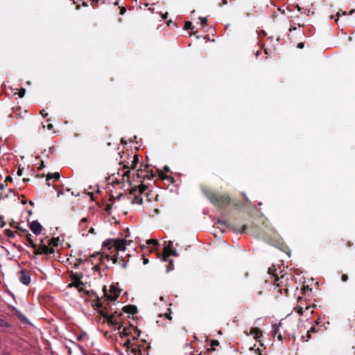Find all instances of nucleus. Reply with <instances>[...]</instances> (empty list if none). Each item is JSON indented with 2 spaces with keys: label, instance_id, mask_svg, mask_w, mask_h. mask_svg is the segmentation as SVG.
Returning <instances> with one entry per match:
<instances>
[{
  "label": "nucleus",
  "instance_id": "1",
  "mask_svg": "<svg viewBox=\"0 0 355 355\" xmlns=\"http://www.w3.org/2000/svg\"><path fill=\"white\" fill-rule=\"evenodd\" d=\"M200 189L203 195L216 207L225 208L234 203V200L227 193H222L205 186H202Z\"/></svg>",
  "mask_w": 355,
  "mask_h": 355
},
{
  "label": "nucleus",
  "instance_id": "2",
  "mask_svg": "<svg viewBox=\"0 0 355 355\" xmlns=\"http://www.w3.org/2000/svg\"><path fill=\"white\" fill-rule=\"evenodd\" d=\"M93 306L96 307L98 313L105 319L106 322L109 326H116V324H119V326L117 327V329H120L123 326V321L119 322L116 320H114L116 311H114L111 315H109L110 304L109 300H106V298L104 300L103 302H102L101 299L97 296L96 302L93 305Z\"/></svg>",
  "mask_w": 355,
  "mask_h": 355
},
{
  "label": "nucleus",
  "instance_id": "3",
  "mask_svg": "<svg viewBox=\"0 0 355 355\" xmlns=\"http://www.w3.org/2000/svg\"><path fill=\"white\" fill-rule=\"evenodd\" d=\"M127 243V240L123 239H109L103 243L102 247L104 250L109 251L110 254L114 251L117 254L119 252H125Z\"/></svg>",
  "mask_w": 355,
  "mask_h": 355
},
{
  "label": "nucleus",
  "instance_id": "4",
  "mask_svg": "<svg viewBox=\"0 0 355 355\" xmlns=\"http://www.w3.org/2000/svg\"><path fill=\"white\" fill-rule=\"evenodd\" d=\"M98 257L99 262H101V264L104 263L105 259H107V261L111 259L113 262V263L119 264L123 268H127V263L128 262V260L123 259L119 258V253L117 252V254H114L113 256H111L110 254H106L105 256H103L102 254H100V253H97L96 254H92L91 256V258Z\"/></svg>",
  "mask_w": 355,
  "mask_h": 355
},
{
  "label": "nucleus",
  "instance_id": "5",
  "mask_svg": "<svg viewBox=\"0 0 355 355\" xmlns=\"http://www.w3.org/2000/svg\"><path fill=\"white\" fill-rule=\"evenodd\" d=\"M69 277L72 282L69 284V287H75L79 292L83 291L85 284L81 281L83 273L78 274L71 271Z\"/></svg>",
  "mask_w": 355,
  "mask_h": 355
},
{
  "label": "nucleus",
  "instance_id": "6",
  "mask_svg": "<svg viewBox=\"0 0 355 355\" xmlns=\"http://www.w3.org/2000/svg\"><path fill=\"white\" fill-rule=\"evenodd\" d=\"M216 223L221 225H225V227L233 230L234 232L239 234L245 233L248 230V226L247 225H243L241 226L231 225L228 223L227 220L222 219H218Z\"/></svg>",
  "mask_w": 355,
  "mask_h": 355
},
{
  "label": "nucleus",
  "instance_id": "7",
  "mask_svg": "<svg viewBox=\"0 0 355 355\" xmlns=\"http://www.w3.org/2000/svg\"><path fill=\"white\" fill-rule=\"evenodd\" d=\"M33 249L35 254H51L54 252V250L52 248H49L46 244H44L43 240H41L40 245H36V248Z\"/></svg>",
  "mask_w": 355,
  "mask_h": 355
},
{
  "label": "nucleus",
  "instance_id": "8",
  "mask_svg": "<svg viewBox=\"0 0 355 355\" xmlns=\"http://www.w3.org/2000/svg\"><path fill=\"white\" fill-rule=\"evenodd\" d=\"M170 256H178L176 250H173V242L168 241V244L163 249L162 259L167 261Z\"/></svg>",
  "mask_w": 355,
  "mask_h": 355
},
{
  "label": "nucleus",
  "instance_id": "9",
  "mask_svg": "<svg viewBox=\"0 0 355 355\" xmlns=\"http://www.w3.org/2000/svg\"><path fill=\"white\" fill-rule=\"evenodd\" d=\"M19 279L23 284L28 285L31 282L29 272L26 270H21L19 272Z\"/></svg>",
  "mask_w": 355,
  "mask_h": 355
},
{
  "label": "nucleus",
  "instance_id": "10",
  "mask_svg": "<svg viewBox=\"0 0 355 355\" xmlns=\"http://www.w3.org/2000/svg\"><path fill=\"white\" fill-rule=\"evenodd\" d=\"M30 229L35 234L38 235L42 232V226L37 220H34L30 224Z\"/></svg>",
  "mask_w": 355,
  "mask_h": 355
},
{
  "label": "nucleus",
  "instance_id": "11",
  "mask_svg": "<svg viewBox=\"0 0 355 355\" xmlns=\"http://www.w3.org/2000/svg\"><path fill=\"white\" fill-rule=\"evenodd\" d=\"M103 291H104V297H106V300H109V301H115L119 297V296L120 295V293H121V291H117L116 292H114V293L108 295L107 293L105 286H104V288H103Z\"/></svg>",
  "mask_w": 355,
  "mask_h": 355
},
{
  "label": "nucleus",
  "instance_id": "12",
  "mask_svg": "<svg viewBox=\"0 0 355 355\" xmlns=\"http://www.w3.org/2000/svg\"><path fill=\"white\" fill-rule=\"evenodd\" d=\"M122 310L123 311V312H125L126 313L132 314V315L137 313L138 311L137 307L133 304H128V305L124 306L122 308Z\"/></svg>",
  "mask_w": 355,
  "mask_h": 355
},
{
  "label": "nucleus",
  "instance_id": "13",
  "mask_svg": "<svg viewBox=\"0 0 355 355\" xmlns=\"http://www.w3.org/2000/svg\"><path fill=\"white\" fill-rule=\"evenodd\" d=\"M137 190V187H135V188H132L130 191V194L134 195V197H133L131 202H132V204L137 203L139 205H142L143 204V198H139V196H136L135 193Z\"/></svg>",
  "mask_w": 355,
  "mask_h": 355
},
{
  "label": "nucleus",
  "instance_id": "14",
  "mask_svg": "<svg viewBox=\"0 0 355 355\" xmlns=\"http://www.w3.org/2000/svg\"><path fill=\"white\" fill-rule=\"evenodd\" d=\"M13 311L15 313V315L20 320V321L24 324L28 323V320L25 316V315L21 313L19 310L17 309L16 308H13Z\"/></svg>",
  "mask_w": 355,
  "mask_h": 355
},
{
  "label": "nucleus",
  "instance_id": "15",
  "mask_svg": "<svg viewBox=\"0 0 355 355\" xmlns=\"http://www.w3.org/2000/svg\"><path fill=\"white\" fill-rule=\"evenodd\" d=\"M10 116H13L15 118L24 119V116L22 114L21 107H17L12 109V113L10 114Z\"/></svg>",
  "mask_w": 355,
  "mask_h": 355
},
{
  "label": "nucleus",
  "instance_id": "16",
  "mask_svg": "<svg viewBox=\"0 0 355 355\" xmlns=\"http://www.w3.org/2000/svg\"><path fill=\"white\" fill-rule=\"evenodd\" d=\"M250 334L253 335L254 338L256 340H259V339L262 336V333H261V330L257 327L252 328L250 330Z\"/></svg>",
  "mask_w": 355,
  "mask_h": 355
},
{
  "label": "nucleus",
  "instance_id": "17",
  "mask_svg": "<svg viewBox=\"0 0 355 355\" xmlns=\"http://www.w3.org/2000/svg\"><path fill=\"white\" fill-rule=\"evenodd\" d=\"M272 334L274 336H277V339L280 341H282L283 340V336L281 334V333L279 331V326H277V324H275L272 326Z\"/></svg>",
  "mask_w": 355,
  "mask_h": 355
},
{
  "label": "nucleus",
  "instance_id": "18",
  "mask_svg": "<svg viewBox=\"0 0 355 355\" xmlns=\"http://www.w3.org/2000/svg\"><path fill=\"white\" fill-rule=\"evenodd\" d=\"M194 28L195 27L193 26V24H192L191 21H187L184 22V30H186V31H189V30L193 31ZM196 33H197V31L196 32L193 31L192 35H196Z\"/></svg>",
  "mask_w": 355,
  "mask_h": 355
},
{
  "label": "nucleus",
  "instance_id": "19",
  "mask_svg": "<svg viewBox=\"0 0 355 355\" xmlns=\"http://www.w3.org/2000/svg\"><path fill=\"white\" fill-rule=\"evenodd\" d=\"M160 179L163 180H170L171 182H173V178L164 173L162 171H158Z\"/></svg>",
  "mask_w": 355,
  "mask_h": 355
},
{
  "label": "nucleus",
  "instance_id": "20",
  "mask_svg": "<svg viewBox=\"0 0 355 355\" xmlns=\"http://www.w3.org/2000/svg\"><path fill=\"white\" fill-rule=\"evenodd\" d=\"M31 237L32 236L31 234H27L26 236V241L33 248H35L36 244L33 242Z\"/></svg>",
  "mask_w": 355,
  "mask_h": 355
},
{
  "label": "nucleus",
  "instance_id": "21",
  "mask_svg": "<svg viewBox=\"0 0 355 355\" xmlns=\"http://www.w3.org/2000/svg\"><path fill=\"white\" fill-rule=\"evenodd\" d=\"M58 241H59L58 237H57V238L53 237L52 239H51L48 241V244H49V245H52L53 247H56L58 245Z\"/></svg>",
  "mask_w": 355,
  "mask_h": 355
},
{
  "label": "nucleus",
  "instance_id": "22",
  "mask_svg": "<svg viewBox=\"0 0 355 355\" xmlns=\"http://www.w3.org/2000/svg\"><path fill=\"white\" fill-rule=\"evenodd\" d=\"M130 329H132L130 327L128 328L125 327L123 329V331L120 333L121 337L130 336L132 334Z\"/></svg>",
  "mask_w": 355,
  "mask_h": 355
},
{
  "label": "nucleus",
  "instance_id": "23",
  "mask_svg": "<svg viewBox=\"0 0 355 355\" xmlns=\"http://www.w3.org/2000/svg\"><path fill=\"white\" fill-rule=\"evenodd\" d=\"M139 163V157L137 155H135L133 157V160L132 162L131 168L132 169H135L137 168V165Z\"/></svg>",
  "mask_w": 355,
  "mask_h": 355
},
{
  "label": "nucleus",
  "instance_id": "24",
  "mask_svg": "<svg viewBox=\"0 0 355 355\" xmlns=\"http://www.w3.org/2000/svg\"><path fill=\"white\" fill-rule=\"evenodd\" d=\"M54 178L55 180H58L60 178V173L58 172L54 173H49L47 175L46 180H49L50 179Z\"/></svg>",
  "mask_w": 355,
  "mask_h": 355
},
{
  "label": "nucleus",
  "instance_id": "25",
  "mask_svg": "<svg viewBox=\"0 0 355 355\" xmlns=\"http://www.w3.org/2000/svg\"><path fill=\"white\" fill-rule=\"evenodd\" d=\"M130 327L135 331V336H133V339H137L138 337H139L141 334V331L137 329V327H134L133 325L130 324Z\"/></svg>",
  "mask_w": 355,
  "mask_h": 355
},
{
  "label": "nucleus",
  "instance_id": "26",
  "mask_svg": "<svg viewBox=\"0 0 355 355\" xmlns=\"http://www.w3.org/2000/svg\"><path fill=\"white\" fill-rule=\"evenodd\" d=\"M146 245L148 246H150V245L157 246V245H159V243H158L157 240H155V239H148L146 241Z\"/></svg>",
  "mask_w": 355,
  "mask_h": 355
},
{
  "label": "nucleus",
  "instance_id": "27",
  "mask_svg": "<svg viewBox=\"0 0 355 355\" xmlns=\"http://www.w3.org/2000/svg\"><path fill=\"white\" fill-rule=\"evenodd\" d=\"M4 233H5V235L8 237V238H13L15 237V232L9 230V229H6L4 230Z\"/></svg>",
  "mask_w": 355,
  "mask_h": 355
},
{
  "label": "nucleus",
  "instance_id": "28",
  "mask_svg": "<svg viewBox=\"0 0 355 355\" xmlns=\"http://www.w3.org/2000/svg\"><path fill=\"white\" fill-rule=\"evenodd\" d=\"M0 327H10V324L4 318H0Z\"/></svg>",
  "mask_w": 355,
  "mask_h": 355
},
{
  "label": "nucleus",
  "instance_id": "29",
  "mask_svg": "<svg viewBox=\"0 0 355 355\" xmlns=\"http://www.w3.org/2000/svg\"><path fill=\"white\" fill-rule=\"evenodd\" d=\"M146 189H147V186H146L144 184H141L138 187V191H139V194L143 193L146 190Z\"/></svg>",
  "mask_w": 355,
  "mask_h": 355
},
{
  "label": "nucleus",
  "instance_id": "30",
  "mask_svg": "<svg viewBox=\"0 0 355 355\" xmlns=\"http://www.w3.org/2000/svg\"><path fill=\"white\" fill-rule=\"evenodd\" d=\"M130 174V170H127V171H124L123 175V181H125V180L129 181Z\"/></svg>",
  "mask_w": 355,
  "mask_h": 355
},
{
  "label": "nucleus",
  "instance_id": "31",
  "mask_svg": "<svg viewBox=\"0 0 355 355\" xmlns=\"http://www.w3.org/2000/svg\"><path fill=\"white\" fill-rule=\"evenodd\" d=\"M167 261H168V264L166 268H167V271L168 272L174 268V266H173V260L169 259V258H168Z\"/></svg>",
  "mask_w": 355,
  "mask_h": 355
},
{
  "label": "nucleus",
  "instance_id": "32",
  "mask_svg": "<svg viewBox=\"0 0 355 355\" xmlns=\"http://www.w3.org/2000/svg\"><path fill=\"white\" fill-rule=\"evenodd\" d=\"M199 20L202 26H205L207 23V17H199Z\"/></svg>",
  "mask_w": 355,
  "mask_h": 355
},
{
  "label": "nucleus",
  "instance_id": "33",
  "mask_svg": "<svg viewBox=\"0 0 355 355\" xmlns=\"http://www.w3.org/2000/svg\"><path fill=\"white\" fill-rule=\"evenodd\" d=\"M83 262V260L80 258L76 259V263L73 264V268H77Z\"/></svg>",
  "mask_w": 355,
  "mask_h": 355
},
{
  "label": "nucleus",
  "instance_id": "34",
  "mask_svg": "<svg viewBox=\"0 0 355 355\" xmlns=\"http://www.w3.org/2000/svg\"><path fill=\"white\" fill-rule=\"evenodd\" d=\"M295 311L297 313H298L300 315H302L303 314V312H304V310H303V307L300 306H296L295 309Z\"/></svg>",
  "mask_w": 355,
  "mask_h": 355
},
{
  "label": "nucleus",
  "instance_id": "35",
  "mask_svg": "<svg viewBox=\"0 0 355 355\" xmlns=\"http://www.w3.org/2000/svg\"><path fill=\"white\" fill-rule=\"evenodd\" d=\"M26 90H19L18 92H15L13 94H17L19 98H22L25 95Z\"/></svg>",
  "mask_w": 355,
  "mask_h": 355
},
{
  "label": "nucleus",
  "instance_id": "36",
  "mask_svg": "<svg viewBox=\"0 0 355 355\" xmlns=\"http://www.w3.org/2000/svg\"><path fill=\"white\" fill-rule=\"evenodd\" d=\"M124 252H122L121 255H119L120 259H125L129 261V257H130V254L125 253L123 254Z\"/></svg>",
  "mask_w": 355,
  "mask_h": 355
},
{
  "label": "nucleus",
  "instance_id": "37",
  "mask_svg": "<svg viewBox=\"0 0 355 355\" xmlns=\"http://www.w3.org/2000/svg\"><path fill=\"white\" fill-rule=\"evenodd\" d=\"M341 15L345 16V15H347V12L346 11H343V10L338 11L336 13V17H337V19H338L340 17Z\"/></svg>",
  "mask_w": 355,
  "mask_h": 355
},
{
  "label": "nucleus",
  "instance_id": "38",
  "mask_svg": "<svg viewBox=\"0 0 355 355\" xmlns=\"http://www.w3.org/2000/svg\"><path fill=\"white\" fill-rule=\"evenodd\" d=\"M117 291H121V289L116 288L114 285L110 286V292L112 293H114V292H116Z\"/></svg>",
  "mask_w": 355,
  "mask_h": 355
},
{
  "label": "nucleus",
  "instance_id": "39",
  "mask_svg": "<svg viewBox=\"0 0 355 355\" xmlns=\"http://www.w3.org/2000/svg\"><path fill=\"white\" fill-rule=\"evenodd\" d=\"M132 352H134V353L138 352V353H139L141 355H142V354H141V345H139L137 349H132Z\"/></svg>",
  "mask_w": 355,
  "mask_h": 355
},
{
  "label": "nucleus",
  "instance_id": "40",
  "mask_svg": "<svg viewBox=\"0 0 355 355\" xmlns=\"http://www.w3.org/2000/svg\"><path fill=\"white\" fill-rule=\"evenodd\" d=\"M341 280L343 282H346L347 280H348V275H346V274H343L341 275Z\"/></svg>",
  "mask_w": 355,
  "mask_h": 355
},
{
  "label": "nucleus",
  "instance_id": "41",
  "mask_svg": "<svg viewBox=\"0 0 355 355\" xmlns=\"http://www.w3.org/2000/svg\"><path fill=\"white\" fill-rule=\"evenodd\" d=\"M302 291L304 294H306V291H311V288H309L308 286H303V287L302 288Z\"/></svg>",
  "mask_w": 355,
  "mask_h": 355
},
{
  "label": "nucleus",
  "instance_id": "42",
  "mask_svg": "<svg viewBox=\"0 0 355 355\" xmlns=\"http://www.w3.org/2000/svg\"><path fill=\"white\" fill-rule=\"evenodd\" d=\"M123 313L121 312L118 313L116 311V313L115 314L114 320H116L117 321V318H121L122 317Z\"/></svg>",
  "mask_w": 355,
  "mask_h": 355
},
{
  "label": "nucleus",
  "instance_id": "43",
  "mask_svg": "<svg viewBox=\"0 0 355 355\" xmlns=\"http://www.w3.org/2000/svg\"><path fill=\"white\" fill-rule=\"evenodd\" d=\"M168 310L169 311V313H166L164 314V316H165L167 319H168L169 320H172V317L171 316V309H168Z\"/></svg>",
  "mask_w": 355,
  "mask_h": 355
},
{
  "label": "nucleus",
  "instance_id": "44",
  "mask_svg": "<svg viewBox=\"0 0 355 355\" xmlns=\"http://www.w3.org/2000/svg\"><path fill=\"white\" fill-rule=\"evenodd\" d=\"M219 345V342L217 340H213L211 342V346H216Z\"/></svg>",
  "mask_w": 355,
  "mask_h": 355
},
{
  "label": "nucleus",
  "instance_id": "45",
  "mask_svg": "<svg viewBox=\"0 0 355 355\" xmlns=\"http://www.w3.org/2000/svg\"><path fill=\"white\" fill-rule=\"evenodd\" d=\"M100 264H101V262L99 263V264H98V263L96 264V265L93 267V269H94V270H96V271H98V270H100V269H101V268H100Z\"/></svg>",
  "mask_w": 355,
  "mask_h": 355
},
{
  "label": "nucleus",
  "instance_id": "46",
  "mask_svg": "<svg viewBox=\"0 0 355 355\" xmlns=\"http://www.w3.org/2000/svg\"><path fill=\"white\" fill-rule=\"evenodd\" d=\"M16 229H17L21 232H27V230L26 229H23L18 225L16 226Z\"/></svg>",
  "mask_w": 355,
  "mask_h": 355
},
{
  "label": "nucleus",
  "instance_id": "47",
  "mask_svg": "<svg viewBox=\"0 0 355 355\" xmlns=\"http://www.w3.org/2000/svg\"><path fill=\"white\" fill-rule=\"evenodd\" d=\"M304 46V42H299L297 45V48H298V49H303Z\"/></svg>",
  "mask_w": 355,
  "mask_h": 355
},
{
  "label": "nucleus",
  "instance_id": "48",
  "mask_svg": "<svg viewBox=\"0 0 355 355\" xmlns=\"http://www.w3.org/2000/svg\"><path fill=\"white\" fill-rule=\"evenodd\" d=\"M308 331H309L310 333L316 332L317 331L316 327L314 326L311 327V329Z\"/></svg>",
  "mask_w": 355,
  "mask_h": 355
},
{
  "label": "nucleus",
  "instance_id": "49",
  "mask_svg": "<svg viewBox=\"0 0 355 355\" xmlns=\"http://www.w3.org/2000/svg\"><path fill=\"white\" fill-rule=\"evenodd\" d=\"M130 345H131L130 340L129 339L127 340V341L125 343V346H126L128 348H129L130 347Z\"/></svg>",
  "mask_w": 355,
  "mask_h": 355
},
{
  "label": "nucleus",
  "instance_id": "50",
  "mask_svg": "<svg viewBox=\"0 0 355 355\" xmlns=\"http://www.w3.org/2000/svg\"><path fill=\"white\" fill-rule=\"evenodd\" d=\"M12 178L10 175H8L6 178L5 182H12Z\"/></svg>",
  "mask_w": 355,
  "mask_h": 355
},
{
  "label": "nucleus",
  "instance_id": "51",
  "mask_svg": "<svg viewBox=\"0 0 355 355\" xmlns=\"http://www.w3.org/2000/svg\"><path fill=\"white\" fill-rule=\"evenodd\" d=\"M22 171H23V169L19 168L18 170H17V175H19V176L22 175Z\"/></svg>",
  "mask_w": 355,
  "mask_h": 355
},
{
  "label": "nucleus",
  "instance_id": "52",
  "mask_svg": "<svg viewBox=\"0 0 355 355\" xmlns=\"http://www.w3.org/2000/svg\"><path fill=\"white\" fill-rule=\"evenodd\" d=\"M40 114L44 116V117H46L48 114L47 113H45V110H42V111H40Z\"/></svg>",
  "mask_w": 355,
  "mask_h": 355
},
{
  "label": "nucleus",
  "instance_id": "53",
  "mask_svg": "<svg viewBox=\"0 0 355 355\" xmlns=\"http://www.w3.org/2000/svg\"><path fill=\"white\" fill-rule=\"evenodd\" d=\"M87 218H83L81 220H80V225H81L82 223H87Z\"/></svg>",
  "mask_w": 355,
  "mask_h": 355
},
{
  "label": "nucleus",
  "instance_id": "54",
  "mask_svg": "<svg viewBox=\"0 0 355 355\" xmlns=\"http://www.w3.org/2000/svg\"><path fill=\"white\" fill-rule=\"evenodd\" d=\"M154 177H155V175L153 174V171H151L150 176H149V177H148V176H147V175H146V176H145V177L144 178V179H145V178H148V179H151V178H154Z\"/></svg>",
  "mask_w": 355,
  "mask_h": 355
},
{
  "label": "nucleus",
  "instance_id": "55",
  "mask_svg": "<svg viewBox=\"0 0 355 355\" xmlns=\"http://www.w3.org/2000/svg\"><path fill=\"white\" fill-rule=\"evenodd\" d=\"M169 171V167L168 166H165L164 167V173H168Z\"/></svg>",
  "mask_w": 355,
  "mask_h": 355
},
{
  "label": "nucleus",
  "instance_id": "56",
  "mask_svg": "<svg viewBox=\"0 0 355 355\" xmlns=\"http://www.w3.org/2000/svg\"><path fill=\"white\" fill-rule=\"evenodd\" d=\"M89 232L90 234H96V232H95V230H94L93 227H91V228L89 229Z\"/></svg>",
  "mask_w": 355,
  "mask_h": 355
},
{
  "label": "nucleus",
  "instance_id": "57",
  "mask_svg": "<svg viewBox=\"0 0 355 355\" xmlns=\"http://www.w3.org/2000/svg\"><path fill=\"white\" fill-rule=\"evenodd\" d=\"M168 12H165L164 14H162V17L163 19H166L168 17Z\"/></svg>",
  "mask_w": 355,
  "mask_h": 355
},
{
  "label": "nucleus",
  "instance_id": "58",
  "mask_svg": "<svg viewBox=\"0 0 355 355\" xmlns=\"http://www.w3.org/2000/svg\"><path fill=\"white\" fill-rule=\"evenodd\" d=\"M10 225L13 227V228H16V226L15 225V221H12L10 223Z\"/></svg>",
  "mask_w": 355,
  "mask_h": 355
},
{
  "label": "nucleus",
  "instance_id": "59",
  "mask_svg": "<svg viewBox=\"0 0 355 355\" xmlns=\"http://www.w3.org/2000/svg\"><path fill=\"white\" fill-rule=\"evenodd\" d=\"M227 4V0H222L220 6H225Z\"/></svg>",
  "mask_w": 355,
  "mask_h": 355
},
{
  "label": "nucleus",
  "instance_id": "60",
  "mask_svg": "<svg viewBox=\"0 0 355 355\" xmlns=\"http://www.w3.org/2000/svg\"><path fill=\"white\" fill-rule=\"evenodd\" d=\"M353 245V243H352L351 241H348L347 243V247H352Z\"/></svg>",
  "mask_w": 355,
  "mask_h": 355
},
{
  "label": "nucleus",
  "instance_id": "61",
  "mask_svg": "<svg viewBox=\"0 0 355 355\" xmlns=\"http://www.w3.org/2000/svg\"><path fill=\"white\" fill-rule=\"evenodd\" d=\"M144 264H147L148 263V260L146 258H143Z\"/></svg>",
  "mask_w": 355,
  "mask_h": 355
},
{
  "label": "nucleus",
  "instance_id": "62",
  "mask_svg": "<svg viewBox=\"0 0 355 355\" xmlns=\"http://www.w3.org/2000/svg\"><path fill=\"white\" fill-rule=\"evenodd\" d=\"M6 85L5 83H3L1 86V89H6Z\"/></svg>",
  "mask_w": 355,
  "mask_h": 355
},
{
  "label": "nucleus",
  "instance_id": "63",
  "mask_svg": "<svg viewBox=\"0 0 355 355\" xmlns=\"http://www.w3.org/2000/svg\"><path fill=\"white\" fill-rule=\"evenodd\" d=\"M5 189V186L3 184H0V190H3Z\"/></svg>",
  "mask_w": 355,
  "mask_h": 355
},
{
  "label": "nucleus",
  "instance_id": "64",
  "mask_svg": "<svg viewBox=\"0 0 355 355\" xmlns=\"http://www.w3.org/2000/svg\"><path fill=\"white\" fill-rule=\"evenodd\" d=\"M43 167H44V162H42L41 165L38 167L39 170H41Z\"/></svg>",
  "mask_w": 355,
  "mask_h": 355
}]
</instances>
